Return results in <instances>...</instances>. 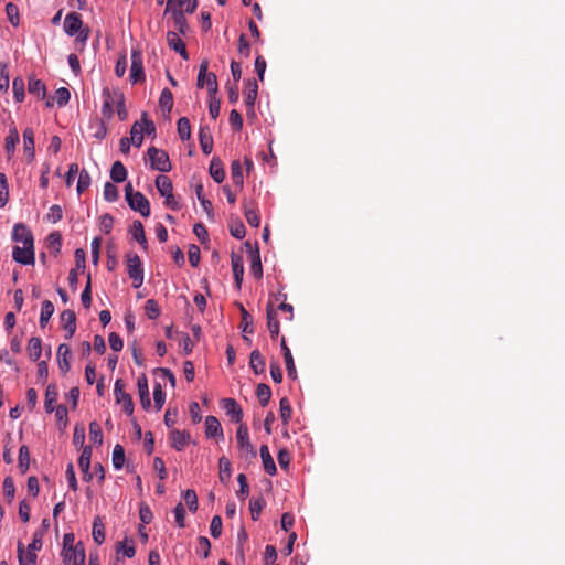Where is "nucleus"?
<instances>
[{"instance_id":"f257e3e1","label":"nucleus","mask_w":565,"mask_h":565,"mask_svg":"<svg viewBox=\"0 0 565 565\" xmlns=\"http://www.w3.org/2000/svg\"><path fill=\"white\" fill-rule=\"evenodd\" d=\"M43 545V531L36 530L33 533L32 542L28 546V551L25 552L23 543H18V558L20 565H35L36 563V553L35 551H40Z\"/></svg>"},{"instance_id":"f03ea898","label":"nucleus","mask_w":565,"mask_h":565,"mask_svg":"<svg viewBox=\"0 0 565 565\" xmlns=\"http://www.w3.org/2000/svg\"><path fill=\"white\" fill-rule=\"evenodd\" d=\"M236 440L238 444V456L246 462H252L256 459L257 452L255 447L249 440L248 428L245 424L241 423L236 430Z\"/></svg>"},{"instance_id":"7ed1b4c3","label":"nucleus","mask_w":565,"mask_h":565,"mask_svg":"<svg viewBox=\"0 0 565 565\" xmlns=\"http://www.w3.org/2000/svg\"><path fill=\"white\" fill-rule=\"evenodd\" d=\"M126 269L129 278L132 280V287L138 289L143 284V266L140 257L134 253L128 252L125 255Z\"/></svg>"},{"instance_id":"20e7f679","label":"nucleus","mask_w":565,"mask_h":565,"mask_svg":"<svg viewBox=\"0 0 565 565\" xmlns=\"http://www.w3.org/2000/svg\"><path fill=\"white\" fill-rule=\"evenodd\" d=\"M207 70L209 61L203 60L200 64L196 85L199 88H203L205 86L209 95H216L218 89L216 75Z\"/></svg>"},{"instance_id":"39448f33","label":"nucleus","mask_w":565,"mask_h":565,"mask_svg":"<svg viewBox=\"0 0 565 565\" xmlns=\"http://www.w3.org/2000/svg\"><path fill=\"white\" fill-rule=\"evenodd\" d=\"M147 154L150 161V168L160 172H169L172 169L168 153L156 147H150L147 150Z\"/></svg>"},{"instance_id":"423d86ee","label":"nucleus","mask_w":565,"mask_h":565,"mask_svg":"<svg viewBox=\"0 0 565 565\" xmlns=\"http://www.w3.org/2000/svg\"><path fill=\"white\" fill-rule=\"evenodd\" d=\"M114 395L117 404H121L128 415L134 413V402L130 394L125 392V383L121 379L116 380Z\"/></svg>"},{"instance_id":"0eeeda50","label":"nucleus","mask_w":565,"mask_h":565,"mask_svg":"<svg viewBox=\"0 0 565 565\" xmlns=\"http://www.w3.org/2000/svg\"><path fill=\"white\" fill-rule=\"evenodd\" d=\"M115 94H122V93L118 88L109 89L108 87H105L102 92V97H103L102 114L107 119H110L114 116V111H115L114 107L117 104Z\"/></svg>"},{"instance_id":"6e6552de","label":"nucleus","mask_w":565,"mask_h":565,"mask_svg":"<svg viewBox=\"0 0 565 565\" xmlns=\"http://www.w3.org/2000/svg\"><path fill=\"white\" fill-rule=\"evenodd\" d=\"M146 79L142 55L139 51L131 52L130 81L136 84Z\"/></svg>"},{"instance_id":"1a4fd4ad","label":"nucleus","mask_w":565,"mask_h":565,"mask_svg":"<svg viewBox=\"0 0 565 565\" xmlns=\"http://www.w3.org/2000/svg\"><path fill=\"white\" fill-rule=\"evenodd\" d=\"M244 246L247 249V252L249 253L250 274L256 279H260L263 277V266H262L259 249L257 246L254 248L253 245L248 241L244 243Z\"/></svg>"},{"instance_id":"9d476101","label":"nucleus","mask_w":565,"mask_h":565,"mask_svg":"<svg viewBox=\"0 0 565 565\" xmlns=\"http://www.w3.org/2000/svg\"><path fill=\"white\" fill-rule=\"evenodd\" d=\"M12 257L17 263L22 265H32L34 264V246L33 245H22L14 246Z\"/></svg>"},{"instance_id":"9b49d317","label":"nucleus","mask_w":565,"mask_h":565,"mask_svg":"<svg viewBox=\"0 0 565 565\" xmlns=\"http://www.w3.org/2000/svg\"><path fill=\"white\" fill-rule=\"evenodd\" d=\"M127 203L131 210L139 212L143 217L150 215V203L141 192L136 191V194L127 200Z\"/></svg>"},{"instance_id":"f8f14e48","label":"nucleus","mask_w":565,"mask_h":565,"mask_svg":"<svg viewBox=\"0 0 565 565\" xmlns=\"http://www.w3.org/2000/svg\"><path fill=\"white\" fill-rule=\"evenodd\" d=\"M64 562L73 563V565H85V547L82 542H78L74 547H70L62 553Z\"/></svg>"},{"instance_id":"ddd939ff","label":"nucleus","mask_w":565,"mask_h":565,"mask_svg":"<svg viewBox=\"0 0 565 565\" xmlns=\"http://www.w3.org/2000/svg\"><path fill=\"white\" fill-rule=\"evenodd\" d=\"M64 31L67 35H76L83 29V21L81 14L77 12H70L64 19Z\"/></svg>"},{"instance_id":"4468645a","label":"nucleus","mask_w":565,"mask_h":565,"mask_svg":"<svg viewBox=\"0 0 565 565\" xmlns=\"http://www.w3.org/2000/svg\"><path fill=\"white\" fill-rule=\"evenodd\" d=\"M190 433L186 430L172 429L169 433V439L171 446L177 450L181 451L190 443Z\"/></svg>"},{"instance_id":"2eb2a0df","label":"nucleus","mask_w":565,"mask_h":565,"mask_svg":"<svg viewBox=\"0 0 565 565\" xmlns=\"http://www.w3.org/2000/svg\"><path fill=\"white\" fill-rule=\"evenodd\" d=\"M12 238L22 245H33V235L31 231L22 223H18L13 227Z\"/></svg>"},{"instance_id":"dca6fc26","label":"nucleus","mask_w":565,"mask_h":565,"mask_svg":"<svg viewBox=\"0 0 565 565\" xmlns=\"http://www.w3.org/2000/svg\"><path fill=\"white\" fill-rule=\"evenodd\" d=\"M167 42L170 49L178 52L183 60H189V54L186 52V47L182 39L174 31H168L167 33Z\"/></svg>"},{"instance_id":"f3484780","label":"nucleus","mask_w":565,"mask_h":565,"mask_svg":"<svg viewBox=\"0 0 565 565\" xmlns=\"http://www.w3.org/2000/svg\"><path fill=\"white\" fill-rule=\"evenodd\" d=\"M221 403L226 414L230 415L235 423L241 424L243 419V409L237 402L233 398H223Z\"/></svg>"},{"instance_id":"a211bd4d","label":"nucleus","mask_w":565,"mask_h":565,"mask_svg":"<svg viewBox=\"0 0 565 565\" xmlns=\"http://www.w3.org/2000/svg\"><path fill=\"white\" fill-rule=\"evenodd\" d=\"M231 265L233 270L234 280L237 289H241L243 276H244V260L238 254L232 253Z\"/></svg>"},{"instance_id":"6ab92c4d","label":"nucleus","mask_w":565,"mask_h":565,"mask_svg":"<svg viewBox=\"0 0 565 565\" xmlns=\"http://www.w3.org/2000/svg\"><path fill=\"white\" fill-rule=\"evenodd\" d=\"M61 321L66 331L65 338L71 339L76 331V316L73 310H64L61 313Z\"/></svg>"},{"instance_id":"aec40b11","label":"nucleus","mask_w":565,"mask_h":565,"mask_svg":"<svg viewBox=\"0 0 565 565\" xmlns=\"http://www.w3.org/2000/svg\"><path fill=\"white\" fill-rule=\"evenodd\" d=\"M70 356H71V348L70 345L62 343L57 348V363L58 369L62 372V374H66L70 371L71 363H70Z\"/></svg>"},{"instance_id":"412c9836","label":"nucleus","mask_w":565,"mask_h":565,"mask_svg":"<svg viewBox=\"0 0 565 565\" xmlns=\"http://www.w3.org/2000/svg\"><path fill=\"white\" fill-rule=\"evenodd\" d=\"M137 386L142 408L149 409L151 406V401L149 396L148 380L145 374L138 377Z\"/></svg>"},{"instance_id":"4be33fe9","label":"nucleus","mask_w":565,"mask_h":565,"mask_svg":"<svg viewBox=\"0 0 565 565\" xmlns=\"http://www.w3.org/2000/svg\"><path fill=\"white\" fill-rule=\"evenodd\" d=\"M266 315H267V328L270 333L271 339H275L279 334V321L277 318V313L274 309V306L271 302L267 305L266 308Z\"/></svg>"},{"instance_id":"5701e85b","label":"nucleus","mask_w":565,"mask_h":565,"mask_svg":"<svg viewBox=\"0 0 565 565\" xmlns=\"http://www.w3.org/2000/svg\"><path fill=\"white\" fill-rule=\"evenodd\" d=\"M280 347H281L285 364H286L287 374L289 377L296 379L297 377L296 365L294 362L291 351L288 348L285 338H281Z\"/></svg>"},{"instance_id":"b1692460","label":"nucleus","mask_w":565,"mask_h":565,"mask_svg":"<svg viewBox=\"0 0 565 565\" xmlns=\"http://www.w3.org/2000/svg\"><path fill=\"white\" fill-rule=\"evenodd\" d=\"M23 142H24V154L26 157L28 162H32L35 157L34 149V132L32 128H26L23 131Z\"/></svg>"},{"instance_id":"393cba45","label":"nucleus","mask_w":565,"mask_h":565,"mask_svg":"<svg viewBox=\"0 0 565 565\" xmlns=\"http://www.w3.org/2000/svg\"><path fill=\"white\" fill-rule=\"evenodd\" d=\"M205 434L207 438L221 437L223 438V428L221 423L215 416H207L205 418Z\"/></svg>"},{"instance_id":"a878e982","label":"nucleus","mask_w":565,"mask_h":565,"mask_svg":"<svg viewBox=\"0 0 565 565\" xmlns=\"http://www.w3.org/2000/svg\"><path fill=\"white\" fill-rule=\"evenodd\" d=\"M260 458L263 461L264 470L269 475L274 476L277 472L275 461L269 452L267 445H262L259 449Z\"/></svg>"},{"instance_id":"bb28decb","label":"nucleus","mask_w":565,"mask_h":565,"mask_svg":"<svg viewBox=\"0 0 565 565\" xmlns=\"http://www.w3.org/2000/svg\"><path fill=\"white\" fill-rule=\"evenodd\" d=\"M129 233L131 234L132 238L141 245L143 250L148 249V242L146 238L143 225L140 221L136 220L132 222Z\"/></svg>"},{"instance_id":"cd10ccee","label":"nucleus","mask_w":565,"mask_h":565,"mask_svg":"<svg viewBox=\"0 0 565 565\" xmlns=\"http://www.w3.org/2000/svg\"><path fill=\"white\" fill-rule=\"evenodd\" d=\"M70 90L65 87H61L55 92L54 97L46 99L45 105L46 107H53L55 102L58 107H63L70 102Z\"/></svg>"},{"instance_id":"c85d7f7f","label":"nucleus","mask_w":565,"mask_h":565,"mask_svg":"<svg viewBox=\"0 0 565 565\" xmlns=\"http://www.w3.org/2000/svg\"><path fill=\"white\" fill-rule=\"evenodd\" d=\"M258 94V85L255 78L246 81L245 104L247 107L253 108Z\"/></svg>"},{"instance_id":"c756f323","label":"nucleus","mask_w":565,"mask_h":565,"mask_svg":"<svg viewBox=\"0 0 565 565\" xmlns=\"http://www.w3.org/2000/svg\"><path fill=\"white\" fill-rule=\"evenodd\" d=\"M199 141L203 153L210 154L213 149V138L207 128L201 127L199 132Z\"/></svg>"},{"instance_id":"7c9ffc66","label":"nucleus","mask_w":565,"mask_h":565,"mask_svg":"<svg viewBox=\"0 0 565 565\" xmlns=\"http://www.w3.org/2000/svg\"><path fill=\"white\" fill-rule=\"evenodd\" d=\"M249 366L255 374H262L265 371V358L259 350H253L249 356Z\"/></svg>"},{"instance_id":"2f4dec72","label":"nucleus","mask_w":565,"mask_h":565,"mask_svg":"<svg viewBox=\"0 0 565 565\" xmlns=\"http://www.w3.org/2000/svg\"><path fill=\"white\" fill-rule=\"evenodd\" d=\"M210 174L216 183H222L225 178L222 161L218 158H213L210 163Z\"/></svg>"},{"instance_id":"473e14b6","label":"nucleus","mask_w":565,"mask_h":565,"mask_svg":"<svg viewBox=\"0 0 565 565\" xmlns=\"http://www.w3.org/2000/svg\"><path fill=\"white\" fill-rule=\"evenodd\" d=\"M29 93L36 96L40 99H44L46 96L45 84L41 79L31 77L28 84Z\"/></svg>"},{"instance_id":"72a5a7b5","label":"nucleus","mask_w":565,"mask_h":565,"mask_svg":"<svg viewBox=\"0 0 565 565\" xmlns=\"http://www.w3.org/2000/svg\"><path fill=\"white\" fill-rule=\"evenodd\" d=\"M156 188L161 196L171 194L173 191V185L170 178L164 174H159L156 178Z\"/></svg>"},{"instance_id":"f704fd0d","label":"nucleus","mask_w":565,"mask_h":565,"mask_svg":"<svg viewBox=\"0 0 565 565\" xmlns=\"http://www.w3.org/2000/svg\"><path fill=\"white\" fill-rule=\"evenodd\" d=\"M28 354L32 361H38L42 353V341L40 338L32 337L28 342Z\"/></svg>"},{"instance_id":"c9c22d12","label":"nucleus","mask_w":565,"mask_h":565,"mask_svg":"<svg viewBox=\"0 0 565 565\" xmlns=\"http://www.w3.org/2000/svg\"><path fill=\"white\" fill-rule=\"evenodd\" d=\"M93 540L96 544L100 545L105 541V526L100 516H96L93 522Z\"/></svg>"},{"instance_id":"e433bc0d","label":"nucleus","mask_w":565,"mask_h":565,"mask_svg":"<svg viewBox=\"0 0 565 565\" xmlns=\"http://www.w3.org/2000/svg\"><path fill=\"white\" fill-rule=\"evenodd\" d=\"M58 392L55 384H50L45 392V411L52 413L54 411V403L57 401Z\"/></svg>"},{"instance_id":"4c0bfd02","label":"nucleus","mask_w":565,"mask_h":565,"mask_svg":"<svg viewBox=\"0 0 565 565\" xmlns=\"http://www.w3.org/2000/svg\"><path fill=\"white\" fill-rule=\"evenodd\" d=\"M110 178L114 182H124L127 178V170L120 161H115L110 169Z\"/></svg>"},{"instance_id":"58836bf2","label":"nucleus","mask_w":565,"mask_h":565,"mask_svg":"<svg viewBox=\"0 0 565 565\" xmlns=\"http://www.w3.org/2000/svg\"><path fill=\"white\" fill-rule=\"evenodd\" d=\"M19 143V132L17 128H11L9 130V135L6 137L4 149L8 157H11L14 153L15 146Z\"/></svg>"},{"instance_id":"ea45409f","label":"nucleus","mask_w":565,"mask_h":565,"mask_svg":"<svg viewBox=\"0 0 565 565\" xmlns=\"http://www.w3.org/2000/svg\"><path fill=\"white\" fill-rule=\"evenodd\" d=\"M46 247L56 256L61 252L62 236L58 232H52L46 237Z\"/></svg>"},{"instance_id":"a19ab883","label":"nucleus","mask_w":565,"mask_h":565,"mask_svg":"<svg viewBox=\"0 0 565 565\" xmlns=\"http://www.w3.org/2000/svg\"><path fill=\"white\" fill-rule=\"evenodd\" d=\"M130 141L131 143L139 148L141 147L142 145V141H143V126L141 125V122L139 121H136L131 129H130Z\"/></svg>"},{"instance_id":"79ce46f5","label":"nucleus","mask_w":565,"mask_h":565,"mask_svg":"<svg viewBox=\"0 0 565 565\" xmlns=\"http://www.w3.org/2000/svg\"><path fill=\"white\" fill-rule=\"evenodd\" d=\"M54 313V305L50 300H44L41 306L40 326L45 328L52 315Z\"/></svg>"},{"instance_id":"37998d69","label":"nucleus","mask_w":565,"mask_h":565,"mask_svg":"<svg viewBox=\"0 0 565 565\" xmlns=\"http://www.w3.org/2000/svg\"><path fill=\"white\" fill-rule=\"evenodd\" d=\"M238 308L242 316L241 328L244 333H253V318L242 303H238Z\"/></svg>"},{"instance_id":"c03bdc74","label":"nucleus","mask_w":565,"mask_h":565,"mask_svg":"<svg viewBox=\"0 0 565 565\" xmlns=\"http://www.w3.org/2000/svg\"><path fill=\"white\" fill-rule=\"evenodd\" d=\"M231 175L235 185L243 188L244 177H243V168L238 160H234L231 166Z\"/></svg>"},{"instance_id":"a18cd8bd","label":"nucleus","mask_w":565,"mask_h":565,"mask_svg":"<svg viewBox=\"0 0 565 565\" xmlns=\"http://www.w3.org/2000/svg\"><path fill=\"white\" fill-rule=\"evenodd\" d=\"M159 106L163 111L170 113L173 107V95L169 88L162 89Z\"/></svg>"},{"instance_id":"49530a36","label":"nucleus","mask_w":565,"mask_h":565,"mask_svg":"<svg viewBox=\"0 0 565 565\" xmlns=\"http://www.w3.org/2000/svg\"><path fill=\"white\" fill-rule=\"evenodd\" d=\"M178 135L181 140H188L191 137V125L186 117H181L177 122Z\"/></svg>"},{"instance_id":"de8ad7c7","label":"nucleus","mask_w":565,"mask_h":565,"mask_svg":"<svg viewBox=\"0 0 565 565\" xmlns=\"http://www.w3.org/2000/svg\"><path fill=\"white\" fill-rule=\"evenodd\" d=\"M30 467V451L29 447L22 445L19 449V469L21 473H25Z\"/></svg>"},{"instance_id":"09e8293b","label":"nucleus","mask_w":565,"mask_h":565,"mask_svg":"<svg viewBox=\"0 0 565 565\" xmlns=\"http://www.w3.org/2000/svg\"><path fill=\"white\" fill-rule=\"evenodd\" d=\"M113 466L116 470H119L122 468L125 463V449L121 445L117 444L115 445L113 449Z\"/></svg>"},{"instance_id":"8fccbe9b","label":"nucleus","mask_w":565,"mask_h":565,"mask_svg":"<svg viewBox=\"0 0 565 565\" xmlns=\"http://www.w3.org/2000/svg\"><path fill=\"white\" fill-rule=\"evenodd\" d=\"M256 395L262 406H266L271 397V390L267 384L260 383L257 385Z\"/></svg>"},{"instance_id":"3c124183","label":"nucleus","mask_w":565,"mask_h":565,"mask_svg":"<svg viewBox=\"0 0 565 565\" xmlns=\"http://www.w3.org/2000/svg\"><path fill=\"white\" fill-rule=\"evenodd\" d=\"M265 501L262 497L252 498L249 501V511L254 521L258 520L262 510L264 509Z\"/></svg>"},{"instance_id":"603ef678","label":"nucleus","mask_w":565,"mask_h":565,"mask_svg":"<svg viewBox=\"0 0 565 565\" xmlns=\"http://www.w3.org/2000/svg\"><path fill=\"white\" fill-rule=\"evenodd\" d=\"M280 418L285 425H287L291 418V406L287 397H282L279 402Z\"/></svg>"},{"instance_id":"864d4df0","label":"nucleus","mask_w":565,"mask_h":565,"mask_svg":"<svg viewBox=\"0 0 565 565\" xmlns=\"http://www.w3.org/2000/svg\"><path fill=\"white\" fill-rule=\"evenodd\" d=\"M145 312L149 319L154 320L160 316L161 309L154 299H149L146 301Z\"/></svg>"},{"instance_id":"5fc2aeb1","label":"nucleus","mask_w":565,"mask_h":565,"mask_svg":"<svg viewBox=\"0 0 565 565\" xmlns=\"http://www.w3.org/2000/svg\"><path fill=\"white\" fill-rule=\"evenodd\" d=\"M218 466H220V480L222 482H225L231 478V473H232L231 461L226 457H221L218 460Z\"/></svg>"},{"instance_id":"6e6d98bb","label":"nucleus","mask_w":565,"mask_h":565,"mask_svg":"<svg viewBox=\"0 0 565 565\" xmlns=\"http://www.w3.org/2000/svg\"><path fill=\"white\" fill-rule=\"evenodd\" d=\"M92 448L85 446L78 459V466L82 472H86L90 468Z\"/></svg>"},{"instance_id":"4d7b16f0","label":"nucleus","mask_w":565,"mask_h":565,"mask_svg":"<svg viewBox=\"0 0 565 565\" xmlns=\"http://www.w3.org/2000/svg\"><path fill=\"white\" fill-rule=\"evenodd\" d=\"M13 96L18 103L24 99V81L21 77H15L12 83Z\"/></svg>"},{"instance_id":"13d9d810","label":"nucleus","mask_w":565,"mask_h":565,"mask_svg":"<svg viewBox=\"0 0 565 565\" xmlns=\"http://www.w3.org/2000/svg\"><path fill=\"white\" fill-rule=\"evenodd\" d=\"M104 199L108 202H115L119 198L118 189L111 182H106L104 185Z\"/></svg>"},{"instance_id":"bf43d9fd","label":"nucleus","mask_w":565,"mask_h":565,"mask_svg":"<svg viewBox=\"0 0 565 565\" xmlns=\"http://www.w3.org/2000/svg\"><path fill=\"white\" fill-rule=\"evenodd\" d=\"M89 438L96 445L103 444V431L96 422L89 424Z\"/></svg>"},{"instance_id":"052dcab7","label":"nucleus","mask_w":565,"mask_h":565,"mask_svg":"<svg viewBox=\"0 0 565 565\" xmlns=\"http://www.w3.org/2000/svg\"><path fill=\"white\" fill-rule=\"evenodd\" d=\"M173 21H174V25L178 29V31L180 33L184 34L186 29H188V23H186V20L184 18V15H183L182 10H180V9L174 10V12H173Z\"/></svg>"},{"instance_id":"680f3d73","label":"nucleus","mask_w":565,"mask_h":565,"mask_svg":"<svg viewBox=\"0 0 565 565\" xmlns=\"http://www.w3.org/2000/svg\"><path fill=\"white\" fill-rule=\"evenodd\" d=\"M90 185V175L89 173L83 169L79 172L78 181H77V192L78 194H82L84 191H86Z\"/></svg>"},{"instance_id":"e2e57ef3","label":"nucleus","mask_w":565,"mask_h":565,"mask_svg":"<svg viewBox=\"0 0 565 565\" xmlns=\"http://www.w3.org/2000/svg\"><path fill=\"white\" fill-rule=\"evenodd\" d=\"M183 499L190 511L195 512L198 510V495L194 490L184 491Z\"/></svg>"},{"instance_id":"0e129e2a","label":"nucleus","mask_w":565,"mask_h":565,"mask_svg":"<svg viewBox=\"0 0 565 565\" xmlns=\"http://www.w3.org/2000/svg\"><path fill=\"white\" fill-rule=\"evenodd\" d=\"M211 551V543L206 536H200L198 539L196 553L201 554L204 558H207Z\"/></svg>"},{"instance_id":"69168bd1","label":"nucleus","mask_w":565,"mask_h":565,"mask_svg":"<svg viewBox=\"0 0 565 565\" xmlns=\"http://www.w3.org/2000/svg\"><path fill=\"white\" fill-rule=\"evenodd\" d=\"M6 13L10 23L17 26L19 24V8L14 3L9 2L6 6Z\"/></svg>"},{"instance_id":"338daca9","label":"nucleus","mask_w":565,"mask_h":565,"mask_svg":"<svg viewBox=\"0 0 565 565\" xmlns=\"http://www.w3.org/2000/svg\"><path fill=\"white\" fill-rule=\"evenodd\" d=\"M153 399L154 406L159 411L162 408L166 399V393L161 386V384L157 383L153 387Z\"/></svg>"},{"instance_id":"774afa93","label":"nucleus","mask_w":565,"mask_h":565,"mask_svg":"<svg viewBox=\"0 0 565 565\" xmlns=\"http://www.w3.org/2000/svg\"><path fill=\"white\" fill-rule=\"evenodd\" d=\"M230 232L237 239L244 238L246 234L245 226L239 220L230 224Z\"/></svg>"}]
</instances>
